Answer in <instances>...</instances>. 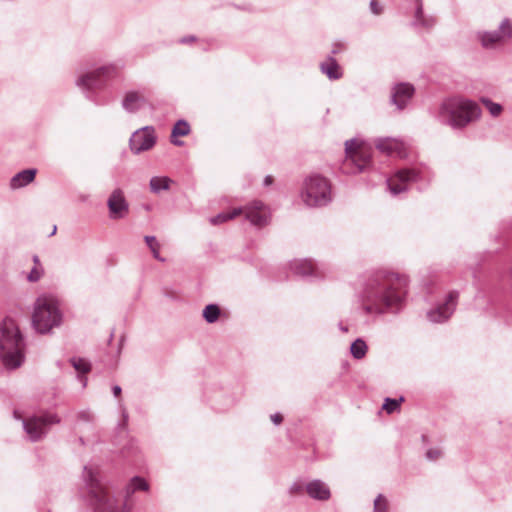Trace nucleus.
Listing matches in <instances>:
<instances>
[{
  "label": "nucleus",
  "mask_w": 512,
  "mask_h": 512,
  "mask_svg": "<svg viewBox=\"0 0 512 512\" xmlns=\"http://www.w3.org/2000/svg\"><path fill=\"white\" fill-rule=\"evenodd\" d=\"M146 103V98L142 92L131 90L126 92L122 107L129 113H135L140 110Z\"/></svg>",
  "instance_id": "18"
},
{
  "label": "nucleus",
  "mask_w": 512,
  "mask_h": 512,
  "mask_svg": "<svg viewBox=\"0 0 512 512\" xmlns=\"http://www.w3.org/2000/svg\"><path fill=\"white\" fill-rule=\"evenodd\" d=\"M291 269L301 276H322L318 271L316 264L312 260L302 259L291 263Z\"/></svg>",
  "instance_id": "20"
},
{
  "label": "nucleus",
  "mask_w": 512,
  "mask_h": 512,
  "mask_svg": "<svg viewBox=\"0 0 512 512\" xmlns=\"http://www.w3.org/2000/svg\"><path fill=\"white\" fill-rule=\"evenodd\" d=\"M156 142L155 128L153 126H144L133 132L129 139V148L133 154L138 155L151 150Z\"/></svg>",
  "instance_id": "12"
},
{
  "label": "nucleus",
  "mask_w": 512,
  "mask_h": 512,
  "mask_svg": "<svg viewBox=\"0 0 512 512\" xmlns=\"http://www.w3.org/2000/svg\"><path fill=\"white\" fill-rule=\"evenodd\" d=\"M370 9H371V12L375 15H380L382 13V7L379 5V3L376 0L370 1Z\"/></svg>",
  "instance_id": "38"
},
{
  "label": "nucleus",
  "mask_w": 512,
  "mask_h": 512,
  "mask_svg": "<svg viewBox=\"0 0 512 512\" xmlns=\"http://www.w3.org/2000/svg\"><path fill=\"white\" fill-rule=\"evenodd\" d=\"M404 401V398L403 397H400L399 399H391V398H386L385 399V402L383 404V409L388 413V414H391L393 413L394 411H396L399 406H400V403Z\"/></svg>",
  "instance_id": "33"
},
{
  "label": "nucleus",
  "mask_w": 512,
  "mask_h": 512,
  "mask_svg": "<svg viewBox=\"0 0 512 512\" xmlns=\"http://www.w3.org/2000/svg\"><path fill=\"white\" fill-rule=\"evenodd\" d=\"M25 341L12 319H5L0 327V356L8 369L20 367L25 359Z\"/></svg>",
  "instance_id": "4"
},
{
  "label": "nucleus",
  "mask_w": 512,
  "mask_h": 512,
  "mask_svg": "<svg viewBox=\"0 0 512 512\" xmlns=\"http://www.w3.org/2000/svg\"><path fill=\"white\" fill-rule=\"evenodd\" d=\"M510 38H512V23L508 18H505L495 31L477 32V39L484 49H496Z\"/></svg>",
  "instance_id": "11"
},
{
  "label": "nucleus",
  "mask_w": 512,
  "mask_h": 512,
  "mask_svg": "<svg viewBox=\"0 0 512 512\" xmlns=\"http://www.w3.org/2000/svg\"><path fill=\"white\" fill-rule=\"evenodd\" d=\"M79 380L82 382L83 387L86 386V378L84 376L79 377Z\"/></svg>",
  "instance_id": "46"
},
{
  "label": "nucleus",
  "mask_w": 512,
  "mask_h": 512,
  "mask_svg": "<svg viewBox=\"0 0 512 512\" xmlns=\"http://www.w3.org/2000/svg\"><path fill=\"white\" fill-rule=\"evenodd\" d=\"M242 213H243V209L241 207L234 208L230 212L219 213L218 215L211 217L210 223L212 225L222 224L224 222H227L229 220L236 218L237 216L241 215Z\"/></svg>",
  "instance_id": "26"
},
{
  "label": "nucleus",
  "mask_w": 512,
  "mask_h": 512,
  "mask_svg": "<svg viewBox=\"0 0 512 512\" xmlns=\"http://www.w3.org/2000/svg\"><path fill=\"white\" fill-rule=\"evenodd\" d=\"M220 316V308L216 304H209L203 310V317L209 324L215 323Z\"/></svg>",
  "instance_id": "29"
},
{
  "label": "nucleus",
  "mask_w": 512,
  "mask_h": 512,
  "mask_svg": "<svg viewBox=\"0 0 512 512\" xmlns=\"http://www.w3.org/2000/svg\"><path fill=\"white\" fill-rule=\"evenodd\" d=\"M195 41V37L194 36H186V37H183L180 39V43L182 44H187V43H191Z\"/></svg>",
  "instance_id": "41"
},
{
  "label": "nucleus",
  "mask_w": 512,
  "mask_h": 512,
  "mask_svg": "<svg viewBox=\"0 0 512 512\" xmlns=\"http://www.w3.org/2000/svg\"><path fill=\"white\" fill-rule=\"evenodd\" d=\"M302 491H303V486H302V484H301V483H299V482H294V483L290 486V488H289V492H290V494H292V495L300 494V493H302Z\"/></svg>",
  "instance_id": "37"
},
{
  "label": "nucleus",
  "mask_w": 512,
  "mask_h": 512,
  "mask_svg": "<svg viewBox=\"0 0 512 512\" xmlns=\"http://www.w3.org/2000/svg\"><path fill=\"white\" fill-rule=\"evenodd\" d=\"M320 70L330 80H338L342 77V71L333 57H329L326 61L320 64Z\"/></svg>",
  "instance_id": "22"
},
{
  "label": "nucleus",
  "mask_w": 512,
  "mask_h": 512,
  "mask_svg": "<svg viewBox=\"0 0 512 512\" xmlns=\"http://www.w3.org/2000/svg\"><path fill=\"white\" fill-rule=\"evenodd\" d=\"M74 369L82 374H85L90 371V364L87 360L83 358H72L70 360Z\"/></svg>",
  "instance_id": "32"
},
{
  "label": "nucleus",
  "mask_w": 512,
  "mask_h": 512,
  "mask_svg": "<svg viewBox=\"0 0 512 512\" xmlns=\"http://www.w3.org/2000/svg\"><path fill=\"white\" fill-rule=\"evenodd\" d=\"M107 206L109 217L113 220L123 219L129 213V204L120 188L112 191L108 197Z\"/></svg>",
  "instance_id": "15"
},
{
  "label": "nucleus",
  "mask_w": 512,
  "mask_h": 512,
  "mask_svg": "<svg viewBox=\"0 0 512 512\" xmlns=\"http://www.w3.org/2000/svg\"><path fill=\"white\" fill-rule=\"evenodd\" d=\"M36 169H25L15 174L10 180V188L13 190L30 184L36 176Z\"/></svg>",
  "instance_id": "21"
},
{
  "label": "nucleus",
  "mask_w": 512,
  "mask_h": 512,
  "mask_svg": "<svg viewBox=\"0 0 512 512\" xmlns=\"http://www.w3.org/2000/svg\"><path fill=\"white\" fill-rule=\"evenodd\" d=\"M346 158L343 169L347 173H361L371 165L372 150L356 139L345 142Z\"/></svg>",
  "instance_id": "7"
},
{
  "label": "nucleus",
  "mask_w": 512,
  "mask_h": 512,
  "mask_svg": "<svg viewBox=\"0 0 512 512\" xmlns=\"http://www.w3.org/2000/svg\"><path fill=\"white\" fill-rule=\"evenodd\" d=\"M190 133V126L185 120H178L173 126L171 132V143L176 146L183 145V141L176 139L180 136H186Z\"/></svg>",
  "instance_id": "24"
},
{
  "label": "nucleus",
  "mask_w": 512,
  "mask_h": 512,
  "mask_svg": "<svg viewBox=\"0 0 512 512\" xmlns=\"http://www.w3.org/2000/svg\"><path fill=\"white\" fill-rule=\"evenodd\" d=\"M122 414H123L124 421H127V419H128L127 412L125 410H123Z\"/></svg>",
  "instance_id": "47"
},
{
  "label": "nucleus",
  "mask_w": 512,
  "mask_h": 512,
  "mask_svg": "<svg viewBox=\"0 0 512 512\" xmlns=\"http://www.w3.org/2000/svg\"><path fill=\"white\" fill-rule=\"evenodd\" d=\"M149 488L148 483L141 477H133L125 488V497L128 499L132 494L138 490L147 491Z\"/></svg>",
  "instance_id": "25"
},
{
  "label": "nucleus",
  "mask_w": 512,
  "mask_h": 512,
  "mask_svg": "<svg viewBox=\"0 0 512 512\" xmlns=\"http://www.w3.org/2000/svg\"><path fill=\"white\" fill-rule=\"evenodd\" d=\"M437 117L442 123L461 129L481 117V108L473 100L452 97L441 103Z\"/></svg>",
  "instance_id": "3"
},
{
  "label": "nucleus",
  "mask_w": 512,
  "mask_h": 512,
  "mask_svg": "<svg viewBox=\"0 0 512 512\" xmlns=\"http://www.w3.org/2000/svg\"><path fill=\"white\" fill-rule=\"evenodd\" d=\"M145 243L151 250L153 257L161 262H164L165 259L162 258L159 254L160 244L157 242L156 238L154 236H145L144 237Z\"/></svg>",
  "instance_id": "31"
},
{
  "label": "nucleus",
  "mask_w": 512,
  "mask_h": 512,
  "mask_svg": "<svg viewBox=\"0 0 512 512\" xmlns=\"http://www.w3.org/2000/svg\"><path fill=\"white\" fill-rule=\"evenodd\" d=\"M241 208L243 209L242 214L245 215L246 220H248L253 226L262 228L270 223V208L267 205H265L262 201L253 200L252 202L248 203L246 206Z\"/></svg>",
  "instance_id": "13"
},
{
  "label": "nucleus",
  "mask_w": 512,
  "mask_h": 512,
  "mask_svg": "<svg viewBox=\"0 0 512 512\" xmlns=\"http://www.w3.org/2000/svg\"><path fill=\"white\" fill-rule=\"evenodd\" d=\"M62 312L58 300L52 295H42L34 303L32 325L34 329L45 334L62 323Z\"/></svg>",
  "instance_id": "5"
},
{
  "label": "nucleus",
  "mask_w": 512,
  "mask_h": 512,
  "mask_svg": "<svg viewBox=\"0 0 512 512\" xmlns=\"http://www.w3.org/2000/svg\"><path fill=\"white\" fill-rule=\"evenodd\" d=\"M458 296L457 291L450 292L444 303L427 312V318L433 323H442L448 320L455 311Z\"/></svg>",
  "instance_id": "14"
},
{
  "label": "nucleus",
  "mask_w": 512,
  "mask_h": 512,
  "mask_svg": "<svg viewBox=\"0 0 512 512\" xmlns=\"http://www.w3.org/2000/svg\"><path fill=\"white\" fill-rule=\"evenodd\" d=\"M341 329H342L344 332H347V330H348L346 327H342Z\"/></svg>",
  "instance_id": "48"
},
{
  "label": "nucleus",
  "mask_w": 512,
  "mask_h": 512,
  "mask_svg": "<svg viewBox=\"0 0 512 512\" xmlns=\"http://www.w3.org/2000/svg\"><path fill=\"white\" fill-rule=\"evenodd\" d=\"M339 49H343V46L340 44L335 45L332 50V53H337L339 51Z\"/></svg>",
  "instance_id": "45"
},
{
  "label": "nucleus",
  "mask_w": 512,
  "mask_h": 512,
  "mask_svg": "<svg viewBox=\"0 0 512 512\" xmlns=\"http://www.w3.org/2000/svg\"><path fill=\"white\" fill-rule=\"evenodd\" d=\"M44 274V269L42 266H34L27 275V280L29 282H37L39 281Z\"/></svg>",
  "instance_id": "35"
},
{
  "label": "nucleus",
  "mask_w": 512,
  "mask_h": 512,
  "mask_svg": "<svg viewBox=\"0 0 512 512\" xmlns=\"http://www.w3.org/2000/svg\"><path fill=\"white\" fill-rule=\"evenodd\" d=\"M480 102L487 108L492 117H498L503 111L502 105L493 102L487 97H481Z\"/></svg>",
  "instance_id": "30"
},
{
  "label": "nucleus",
  "mask_w": 512,
  "mask_h": 512,
  "mask_svg": "<svg viewBox=\"0 0 512 512\" xmlns=\"http://www.w3.org/2000/svg\"><path fill=\"white\" fill-rule=\"evenodd\" d=\"M426 178L425 171L421 168H404L398 170L394 176L387 179L389 191L398 195L408 190L409 184Z\"/></svg>",
  "instance_id": "9"
},
{
  "label": "nucleus",
  "mask_w": 512,
  "mask_h": 512,
  "mask_svg": "<svg viewBox=\"0 0 512 512\" xmlns=\"http://www.w3.org/2000/svg\"><path fill=\"white\" fill-rule=\"evenodd\" d=\"M307 494L318 501H327L331 497L329 487L321 480L315 479L306 484Z\"/></svg>",
  "instance_id": "19"
},
{
  "label": "nucleus",
  "mask_w": 512,
  "mask_h": 512,
  "mask_svg": "<svg viewBox=\"0 0 512 512\" xmlns=\"http://www.w3.org/2000/svg\"><path fill=\"white\" fill-rule=\"evenodd\" d=\"M112 392L115 397H118L121 394V387L119 385L113 386Z\"/></svg>",
  "instance_id": "42"
},
{
  "label": "nucleus",
  "mask_w": 512,
  "mask_h": 512,
  "mask_svg": "<svg viewBox=\"0 0 512 512\" xmlns=\"http://www.w3.org/2000/svg\"><path fill=\"white\" fill-rule=\"evenodd\" d=\"M272 183V177L271 176H266L265 179H264V185H270Z\"/></svg>",
  "instance_id": "44"
},
{
  "label": "nucleus",
  "mask_w": 512,
  "mask_h": 512,
  "mask_svg": "<svg viewBox=\"0 0 512 512\" xmlns=\"http://www.w3.org/2000/svg\"><path fill=\"white\" fill-rule=\"evenodd\" d=\"M83 480L87 489V502L95 512H131L127 503L118 511L117 501L101 480L98 467L84 466Z\"/></svg>",
  "instance_id": "2"
},
{
  "label": "nucleus",
  "mask_w": 512,
  "mask_h": 512,
  "mask_svg": "<svg viewBox=\"0 0 512 512\" xmlns=\"http://www.w3.org/2000/svg\"><path fill=\"white\" fill-rule=\"evenodd\" d=\"M33 262H34V266H42L41 263H40V259L37 255H33Z\"/></svg>",
  "instance_id": "43"
},
{
  "label": "nucleus",
  "mask_w": 512,
  "mask_h": 512,
  "mask_svg": "<svg viewBox=\"0 0 512 512\" xmlns=\"http://www.w3.org/2000/svg\"><path fill=\"white\" fill-rule=\"evenodd\" d=\"M283 420V417L280 413H275V414H272L271 415V421L275 424V425H279Z\"/></svg>",
  "instance_id": "40"
},
{
  "label": "nucleus",
  "mask_w": 512,
  "mask_h": 512,
  "mask_svg": "<svg viewBox=\"0 0 512 512\" xmlns=\"http://www.w3.org/2000/svg\"><path fill=\"white\" fill-rule=\"evenodd\" d=\"M60 422L55 414L46 413L31 416L23 421V428L31 441H38L46 435L50 426Z\"/></svg>",
  "instance_id": "10"
},
{
  "label": "nucleus",
  "mask_w": 512,
  "mask_h": 512,
  "mask_svg": "<svg viewBox=\"0 0 512 512\" xmlns=\"http://www.w3.org/2000/svg\"><path fill=\"white\" fill-rule=\"evenodd\" d=\"M387 511H388V501L382 494H379L374 500L373 512H387Z\"/></svg>",
  "instance_id": "34"
},
{
  "label": "nucleus",
  "mask_w": 512,
  "mask_h": 512,
  "mask_svg": "<svg viewBox=\"0 0 512 512\" xmlns=\"http://www.w3.org/2000/svg\"><path fill=\"white\" fill-rule=\"evenodd\" d=\"M78 418L83 421H91L93 419V415L89 411H81L78 414Z\"/></svg>",
  "instance_id": "39"
},
{
  "label": "nucleus",
  "mask_w": 512,
  "mask_h": 512,
  "mask_svg": "<svg viewBox=\"0 0 512 512\" xmlns=\"http://www.w3.org/2000/svg\"><path fill=\"white\" fill-rule=\"evenodd\" d=\"M417 6L415 11V20L414 25L422 26L424 28H432L435 23L436 19L432 16H425L423 13V6H422V0H416Z\"/></svg>",
  "instance_id": "23"
},
{
  "label": "nucleus",
  "mask_w": 512,
  "mask_h": 512,
  "mask_svg": "<svg viewBox=\"0 0 512 512\" xmlns=\"http://www.w3.org/2000/svg\"><path fill=\"white\" fill-rule=\"evenodd\" d=\"M368 347L365 341L361 338L356 339L350 347L351 355L355 359H362L367 353Z\"/></svg>",
  "instance_id": "28"
},
{
  "label": "nucleus",
  "mask_w": 512,
  "mask_h": 512,
  "mask_svg": "<svg viewBox=\"0 0 512 512\" xmlns=\"http://www.w3.org/2000/svg\"><path fill=\"white\" fill-rule=\"evenodd\" d=\"M300 196L308 207L326 206L332 201L331 183L320 174H312L305 178Z\"/></svg>",
  "instance_id": "6"
},
{
  "label": "nucleus",
  "mask_w": 512,
  "mask_h": 512,
  "mask_svg": "<svg viewBox=\"0 0 512 512\" xmlns=\"http://www.w3.org/2000/svg\"><path fill=\"white\" fill-rule=\"evenodd\" d=\"M408 279L394 273L376 272L359 292L362 310L367 315L398 312L407 294Z\"/></svg>",
  "instance_id": "1"
},
{
  "label": "nucleus",
  "mask_w": 512,
  "mask_h": 512,
  "mask_svg": "<svg viewBox=\"0 0 512 512\" xmlns=\"http://www.w3.org/2000/svg\"><path fill=\"white\" fill-rule=\"evenodd\" d=\"M414 87L409 83H398L392 89L391 102L399 110L404 109L414 95Z\"/></svg>",
  "instance_id": "16"
},
{
  "label": "nucleus",
  "mask_w": 512,
  "mask_h": 512,
  "mask_svg": "<svg viewBox=\"0 0 512 512\" xmlns=\"http://www.w3.org/2000/svg\"><path fill=\"white\" fill-rule=\"evenodd\" d=\"M375 146L379 151L388 155L396 154L400 158L407 155L405 144L396 138H379L376 140Z\"/></svg>",
  "instance_id": "17"
},
{
  "label": "nucleus",
  "mask_w": 512,
  "mask_h": 512,
  "mask_svg": "<svg viewBox=\"0 0 512 512\" xmlns=\"http://www.w3.org/2000/svg\"><path fill=\"white\" fill-rule=\"evenodd\" d=\"M118 68L114 64L102 66L92 72L82 74L78 77L76 85L83 91L91 92L105 86V81L114 77Z\"/></svg>",
  "instance_id": "8"
},
{
  "label": "nucleus",
  "mask_w": 512,
  "mask_h": 512,
  "mask_svg": "<svg viewBox=\"0 0 512 512\" xmlns=\"http://www.w3.org/2000/svg\"><path fill=\"white\" fill-rule=\"evenodd\" d=\"M172 180L169 177H152L150 179V189L153 193H159L163 190H168L170 188Z\"/></svg>",
  "instance_id": "27"
},
{
  "label": "nucleus",
  "mask_w": 512,
  "mask_h": 512,
  "mask_svg": "<svg viewBox=\"0 0 512 512\" xmlns=\"http://www.w3.org/2000/svg\"><path fill=\"white\" fill-rule=\"evenodd\" d=\"M441 456H442V451L439 448H430L426 452V458L431 461L437 460Z\"/></svg>",
  "instance_id": "36"
}]
</instances>
